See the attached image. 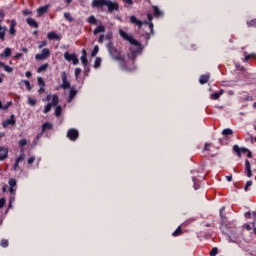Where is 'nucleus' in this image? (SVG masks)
I'll return each instance as SVG.
<instances>
[{
  "label": "nucleus",
  "mask_w": 256,
  "mask_h": 256,
  "mask_svg": "<svg viewBox=\"0 0 256 256\" xmlns=\"http://www.w3.org/2000/svg\"><path fill=\"white\" fill-rule=\"evenodd\" d=\"M209 74H204V75H201L200 76V79H199V83L201 85H205V83H207L209 81Z\"/></svg>",
  "instance_id": "obj_21"
},
{
  "label": "nucleus",
  "mask_w": 256,
  "mask_h": 256,
  "mask_svg": "<svg viewBox=\"0 0 256 256\" xmlns=\"http://www.w3.org/2000/svg\"><path fill=\"white\" fill-rule=\"evenodd\" d=\"M47 39L50 41H61V35L55 34V32H48Z\"/></svg>",
  "instance_id": "obj_11"
},
{
  "label": "nucleus",
  "mask_w": 256,
  "mask_h": 256,
  "mask_svg": "<svg viewBox=\"0 0 256 256\" xmlns=\"http://www.w3.org/2000/svg\"><path fill=\"white\" fill-rule=\"evenodd\" d=\"M106 7H108V12L113 13V11H119V3L107 0Z\"/></svg>",
  "instance_id": "obj_4"
},
{
  "label": "nucleus",
  "mask_w": 256,
  "mask_h": 256,
  "mask_svg": "<svg viewBox=\"0 0 256 256\" xmlns=\"http://www.w3.org/2000/svg\"><path fill=\"white\" fill-rule=\"evenodd\" d=\"M1 57H11V48H5L4 53L1 54Z\"/></svg>",
  "instance_id": "obj_30"
},
{
  "label": "nucleus",
  "mask_w": 256,
  "mask_h": 256,
  "mask_svg": "<svg viewBox=\"0 0 256 256\" xmlns=\"http://www.w3.org/2000/svg\"><path fill=\"white\" fill-rule=\"evenodd\" d=\"M202 175L194 176V186L197 185V183H201V181L205 180V175H203V172H201Z\"/></svg>",
  "instance_id": "obj_20"
},
{
  "label": "nucleus",
  "mask_w": 256,
  "mask_h": 256,
  "mask_svg": "<svg viewBox=\"0 0 256 256\" xmlns=\"http://www.w3.org/2000/svg\"><path fill=\"white\" fill-rule=\"evenodd\" d=\"M103 41H105V35H100L98 38V43H103Z\"/></svg>",
  "instance_id": "obj_57"
},
{
  "label": "nucleus",
  "mask_w": 256,
  "mask_h": 256,
  "mask_svg": "<svg viewBox=\"0 0 256 256\" xmlns=\"http://www.w3.org/2000/svg\"><path fill=\"white\" fill-rule=\"evenodd\" d=\"M108 0H93L92 7L94 9H103V7H107Z\"/></svg>",
  "instance_id": "obj_6"
},
{
  "label": "nucleus",
  "mask_w": 256,
  "mask_h": 256,
  "mask_svg": "<svg viewBox=\"0 0 256 256\" xmlns=\"http://www.w3.org/2000/svg\"><path fill=\"white\" fill-rule=\"evenodd\" d=\"M0 67H3L6 73H13V68H11V66L5 65L3 62H0Z\"/></svg>",
  "instance_id": "obj_25"
},
{
  "label": "nucleus",
  "mask_w": 256,
  "mask_h": 256,
  "mask_svg": "<svg viewBox=\"0 0 256 256\" xmlns=\"http://www.w3.org/2000/svg\"><path fill=\"white\" fill-rule=\"evenodd\" d=\"M8 183H9V186H10V193L14 194L15 193V187L17 186V180L11 178Z\"/></svg>",
  "instance_id": "obj_13"
},
{
  "label": "nucleus",
  "mask_w": 256,
  "mask_h": 256,
  "mask_svg": "<svg viewBox=\"0 0 256 256\" xmlns=\"http://www.w3.org/2000/svg\"><path fill=\"white\" fill-rule=\"evenodd\" d=\"M127 5H133V0H123Z\"/></svg>",
  "instance_id": "obj_61"
},
{
  "label": "nucleus",
  "mask_w": 256,
  "mask_h": 256,
  "mask_svg": "<svg viewBox=\"0 0 256 256\" xmlns=\"http://www.w3.org/2000/svg\"><path fill=\"white\" fill-rule=\"evenodd\" d=\"M28 103L29 105H31L32 107H35V105H37V100L33 99V98H28Z\"/></svg>",
  "instance_id": "obj_43"
},
{
  "label": "nucleus",
  "mask_w": 256,
  "mask_h": 256,
  "mask_svg": "<svg viewBox=\"0 0 256 256\" xmlns=\"http://www.w3.org/2000/svg\"><path fill=\"white\" fill-rule=\"evenodd\" d=\"M59 103V96L57 95H52V101L51 103H49L50 105H52V107H56Z\"/></svg>",
  "instance_id": "obj_23"
},
{
  "label": "nucleus",
  "mask_w": 256,
  "mask_h": 256,
  "mask_svg": "<svg viewBox=\"0 0 256 256\" xmlns=\"http://www.w3.org/2000/svg\"><path fill=\"white\" fill-rule=\"evenodd\" d=\"M233 149L235 153H237L238 157H241V148H239V145H234Z\"/></svg>",
  "instance_id": "obj_40"
},
{
  "label": "nucleus",
  "mask_w": 256,
  "mask_h": 256,
  "mask_svg": "<svg viewBox=\"0 0 256 256\" xmlns=\"http://www.w3.org/2000/svg\"><path fill=\"white\" fill-rule=\"evenodd\" d=\"M53 129V124L49 123V122H46L42 125V131L45 132V131H49Z\"/></svg>",
  "instance_id": "obj_24"
},
{
  "label": "nucleus",
  "mask_w": 256,
  "mask_h": 256,
  "mask_svg": "<svg viewBox=\"0 0 256 256\" xmlns=\"http://www.w3.org/2000/svg\"><path fill=\"white\" fill-rule=\"evenodd\" d=\"M97 53H99V46H95L92 53L91 57H96Z\"/></svg>",
  "instance_id": "obj_42"
},
{
  "label": "nucleus",
  "mask_w": 256,
  "mask_h": 256,
  "mask_svg": "<svg viewBox=\"0 0 256 256\" xmlns=\"http://www.w3.org/2000/svg\"><path fill=\"white\" fill-rule=\"evenodd\" d=\"M226 179L227 181L231 182L233 181V176L232 175L226 176Z\"/></svg>",
  "instance_id": "obj_63"
},
{
  "label": "nucleus",
  "mask_w": 256,
  "mask_h": 256,
  "mask_svg": "<svg viewBox=\"0 0 256 256\" xmlns=\"http://www.w3.org/2000/svg\"><path fill=\"white\" fill-rule=\"evenodd\" d=\"M222 135H233V130L232 129H229V128H226L223 130L222 132Z\"/></svg>",
  "instance_id": "obj_37"
},
{
  "label": "nucleus",
  "mask_w": 256,
  "mask_h": 256,
  "mask_svg": "<svg viewBox=\"0 0 256 256\" xmlns=\"http://www.w3.org/2000/svg\"><path fill=\"white\" fill-rule=\"evenodd\" d=\"M49 68V64L45 63V64H42L38 70H37V73H43L46 69Z\"/></svg>",
  "instance_id": "obj_27"
},
{
  "label": "nucleus",
  "mask_w": 256,
  "mask_h": 256,
  "mask_svg": "<svg viewBox=\"0 0 256 256\" xmlns=\"http://www.w3.org/2000/svg\"><path fill=\"white\" fill-rule=\"evenodd\" d=\"M153 9H154V15H155V17H160V15H161V10H159V7L154 6Z\"/></svg>",
  "instance_id": "obj_36"
},
{
  "label": "nucleus",
  "mask_w": 256,
  "mask_h": 256,
  "mask_svg": "<svg viewBox=\"0 0 256 256\" xmlns=\"http://www.w3.org/2000/svg\"><path fill=\"white\" fill-rule=\"evenodd\" d=\"M47 11H49V5L38 8V10H37L38 16L41 17V15H45V13H47Z\"/></svg>",
  "instance_id": "obj_18"
},
{
  "label": "nucleus",
  "mask_w": 256,
  "mask_h": 256,
  "mask_svg": "<svg viewBox=\"0 0 256 256\" xmlns=\"http://www.w3.org/2000/svg\"><path fill=\"white\" fill-rule=\"evenodd\" d=\"M11 104H12V102H8L7 105L2 106L3 111H7V109H9V107H11Z\"/></svg>",
  "instance_id": "obj_56"
},
{
  "label": "nucleus",
  "mask_w": 256,
  "mask_h": 256,
  "mask_svg": "<svg viewBox=\"0 0 256 256\" xmlns=\"http://www.w3.org/2000/svg\"><path fill=\"white\" fill-rule=\"evenodd\" d=\"M245 170L247 171V177H253V172L251 171V163L249 160L245 161Z\"/></svg>",
  "instance_id": "obj_14"
},
{
  "label": "nucleus",
  "mask_w": 256,
  "mask_h": 256,
  "mask_svg": "<svg viewBox=\"0 0 256 256\" xmlns=\"http://www.w3.org/2000/svg\"><path fill=\"white\" fill-rule=\"evenodd\" d=\"M248 27H256V19L247 22Z\"/></svg>",
  "instance_id": "obj_45"
},
{
  "label": "nucleus",
  "mask_w": 256,
  "mask_h": 256,
  "mask_svg": "<svg viewBox=\"0 0 256 256\" xmlns=\"http://www.w3.org/2000/svg\"><path fill=\"white\" fill-rule=\"evenodd\" d=\"M64 59L66 61H72L73 65H79V58L75 54H69V52L64 53Z\"/></svg>",
  "instance_id": "obj_5"
},
{
  "label": "nucleus",
  "mask_w": 256,
  "mask_h": 256,
  "mask_svg": "<svg viewBox=\"0 0 256 256\" xmlns=\"http://www.w3.org/2000/svg\"><path fill=\"white\" fill-rule=\"evenodd\" d=\"M23 57V54L22 53H17L14 58L15 59H21Z\"/></svg>",
  "instance_id": "obj_58"
},
{
  "label": "nucleus",
  "mask_w": 256,
  "mask_h": 256,
  "mask_svg": "<svg viewBox=\"0 0 256 256\" xmlns=\"http://www.w3.org/2000/svg\"><path fill=\"white\" fill-rule=\"evenodd\" d=\"M43 47H47V40H44L39 43L38 49H43Z\"/></svg>",
  "instance_id": "obj_47"
},
{
  "label": "nucleus",
  "mask_w": 256,
  "mask_h": 256,
  "mask_svg": "<svg viewBox=\"0 0 256 256\" xmlns=\"http://www.w3.org/2000/svg\"><path fill=\"white\" fill-rule=\"evenodd\" d=\"M147 17H148L149 21H153V15L152 14H148Z\"/></svg>",
  "instance_id": "obj_64"
},
{
  "label": "nucleus",
  "mask_w": 256,
  "mask_h": 256,
  "mask_svg": "<svg viewBox=\"0 0 256 256\" xmlns=\"http://www.w3.org/2000/svg\"><path fill=\"white\" fill-rule=\"evenodd\" d=\"M64 17L65 19H67V21H69L70 23H73L74 19H73V16H71V13L69 12L64 13Z\"/></svg>",
  "instance_id": "obj_31"
},
{
  "label": "nucleus",
  "mask_w": 256,
  "mask_h": 256,
  "mask_svg": "<svg viewBox=\"0 0 256 256\" xmlns=\"http://www.w3.org/2000/svg\"><path fill=\"white\" fill-rule=\"evenodd\" d=\"M16 161H17V163H21V161H25V150L23 148L21 149V154L16 159Z\"/></svg>",
  "instance_id": "obj_26"
},
{
  "label": "nucleus",
  "mask_w": 256,
  "mask_h": 256,
  "mask_svg": "<svg viewBox=\"0 0 256 256\" xmlns=\"http://www.w3.org/2000/svg\"><path fill=\"white\" fill-rule=\"evenodd\" d=\"M38 93H45V86H40V89L38 90Z\"/></svg>",
  "instance_id": "obj_59"
},
{
  "label": "nucleus",
  "mask_w": 256,
  "mask_h": 256,
  "mask_svg": "<svg viewBox=\"0 0 256 256\" xmlns=\"http://www.w3.org/2000/svg\"><path fill=\"white\" fill-rule=\"evenodd\" d=\"M61 79H62V89H69L71 87V83L67 81V72H62L61 73Z\"/></svg>",
  "instance_id": "obj_7"
},
{
  "label": "nucleus",
  "mask_w": 256,
  "mask_h": 256,
  "mask_svg": "<svg viewBox=\"0 0 256 256\" xmlns=\"http://www.w3.org/2000/svg\"><path fill=\"white\" fill-rule=\"evenodd\" d=\"M251 185H253V181H251V180L247 181L244 191H248V189H249V187H251Z\"/></svg>",
  "instance_id": "obj_49"
},
{
  "label": "nucleus",
  "mask_w": 256,
  "mask_h": 256,
  "mask_svg": "<svg viewBox=\"0 0 256 256\" xmlns=\"http://www.w3.org/2000/svg\"><path fill=\"white\" fill-rule=\"evenodd\" d=\"M81 75V68H76L75 69V77H79Z\"/></svg>",
  "instance_id": "obj_54"
},
{
  "label": "nucleus",
  "mask_w": 256,
  "mask_h": 256,
  "mask_svg": "<svg viewBox=\"0 0 256 256\" xmlns=\"http://www.w3.org/2000/svg\"><path fill=\"white\" fill-rule=\"evenodd\" d=\"M119 35L120 37H122V39H124V41H128L130 45H133L134 47H136V51H141V43L137 41L135 38H133L132 35L127 34L123 30H119Z\"/></svg>",
  "instance_id": "obj_1"
},
{
  "label": "nucleus",
  "mask_w": 256,
  "mask_h": 256,
  "mask_svg": "<svg viewBox=\"0 0 256 256\" xmlns=\"http://www.w3.org/2000/svg\"><path fill=\"white\" fill-rule=\"evenodd\" d=\"M14 171H17L18 169H19V163H17V160H16V162H15V164H14Z\"/></svg>",
  "instance_id": "obj_60"
},
{
  "label": "nucleus",
  "mask_w": 256,
  "mask_h": 256,
  "mask_svg": "<svg viewBox=\"0 0 256 256\" xmlns=\"http://www.w3.org/2000/svg\"><path fill=\"white\" fill-rule=\"evenodd\" d=\"M27 162H28V165H33V163H35V156L30 157V158L27 160Z\"/></svg>",
  "instance_id": "obj_52"
},
{
  "label": "nucleus",
  "mask_w": 256,
  "mask_h": 256,
  "mask_svg": "<svg viewBox=\"0 0 256 256\" xmlns=\"http://www.w3.org/2000/svg\"><path fill=\"white\" fill-rule=\"evenodd\" d=\"M51 107H53V104L48 103L44 108V113H49V111H51Z\"/></svg>",
  "instance_id": "obj_46"
},
{
  "label": "nucleus",
  "mask_w": 256,
  "mask_h": 256,
  "mask_svg": "<svg viewBox=\"0 0 256 256\" xmlns=\"http://www.w3.org/2000/svg\"><path fill=\"white\" fill-rule=\"evenodd\" d=\"M130 22L133 25H137V27H142V25H143V22L141 20H138L137 17H135V16H130Z\"/></svg>",
  "instance_id": "obj_15"
},
{
  "label": "nucleus",
  "mask_w": 256,
  "mask_h": 256,
  "mask_svg": "<svg viewBox=\"0 0 256 256\" xmlns=\"http://www.w3.org/2000/svg\"><path fill=\"white\" fill-rule=\"evenodd\" d=\"M39 87H45V80L43 78L38 77L37 79Z\"/></svg>",
  "instance_id": "obj_41"
},
{
  "label": "nucleus",
  "mask_w": 256,
  "mask_h": 256,
  "mask_svg": "<svg viewBox=\"0 0 256 256\" xmlns=\"http://www.w3.org/2000/svg\"><path fill=\"white\" fill-rule=\"evenodd\" d=\"M101 67V58H96L94 62V69H99Z\"/></svg>",
  "instance_id": "obj_34"
},
{
  "label": "nucleus",
  "mask_w": 256,
  "mask_h": 256,
  "mask_svg": "<svg viewBox=\"0 0 256 256\" xmlns=\"http://www.w3.org/2000/svg\"><path fill=\"white\" fill-rule=\"evenodd\" d=\"M225 211V208L220 209V217L222 219V223H225V216H223V212Z\"/></svg>",
  "instance_id": "obj_50"
},
{
  "label": "nucleus",
  "mask_w": 256,
  "mask_h": 256,
  "mask_svg": "<svg viewBox=\"0 0 256 256\" xmlns=\"http://www.w3.org/2000/svg\"><path fill=\"white\" fill-rule=\"evenodd\" d=\"M213 147V145L209 142H206L203 148V151H211V148Z\"/></svg>",
  "instance_id": "obj_35"
},
{
  "label": "nucleus",
  "mask_w": 256,
  "mask_h": 256,
  "mask_svg": "<svg viewBox=\"0 0 256 256\" xmlns=\"http://www.w3.org/2000/svg\"><path fill=\"white\" fill-rule=\"evenodd\" d=\"M221 95H223V91L221 90L220 93H214L211 95L212 99H218L219 97H221Z\"/></svg>",
  "instance_id": "obj_44"
},
{
  "label": "nucleus",
  "mask_w": 256,
  "mask_h": 256,
  "mask_svg": "<svg viewBox=\"0 0 256 256\" xmlns=\"http://www.w3.org/2000/svg\"><path fill=\"white\" fill-rule=\"evenodd\" d=\"M217 252H218V249L217 247H214L211 252H210V256H216L217 255Z\"/></svg>",
  "instance_id": "obj_51"
},
{
  "label": "nucleus",
  "mask_w": 256,
  "mask_h": 256,
  "mask_svg": "<svg viewBox=\"0 0 256 256\" xmlns=\"http://www.w3.org/2000/svg\"><path fill=\"white\" fill-rule=\"evenodd\" d=\"M63 111V109L61 108V106H57L55 109V116L56 117H61V112Z\"/></svg>",
  "instance_id": "obj_33"
},
{
  "label": "nucleus",
  "mask_w": 256,
  "mask_h": 256,
  "mask_svg": "<svg viewBox=\"0 0 256 256\" xmlns=\"http://www.w3.org/2000/svg\"><path fill=\"white\" fill-rule=\"evenodd\" d=\"M24 84L26 85L28 91H31V83L28 80H25Z\"/></svg>",
  "instance_id": "obj_55"
},
{
  "label": "nucleus",
  "mask_w": 256,
  "mask_h": 256,
  "mask_svg": "<svg viewBox=\"0 0 256 256\" xmlns=\"http://www.w3.org/2000/svg\"><path fill=\"white\" fill-rule=\"evenodd\" d=\"M9 157V149L6 147H0V161H5Z\"/></svg>",
  "instance_id": "obj_9"
},
{
  "label": "nucleus",
  "mask_w": 256,
  "mask_h": 256,
  "mask_svg": "<svg viewBox=\"0 0 256 256\" xmlns=\"http://www.w3.org/2000/svg\"><path fill=\"white\" fill-rule=\"evenodd\" d=\"M5 207V198H0V209Z\"/></svg>",
  "instance_id": "obj_53"
},
{
  "label": "nucleus",
  "mask_w": 256,
  "mask_h": 256,
  "mask_svg": "<svg viewBox=\"0 0 256 256\" xmlns=\"http://www.w3.org/2000/svg\"><path fill=\"white\" fill-rule=\"evenodd\" d=\"M67 137L70 141H77L79 139V131L75 128L68 130Z\"/></svg>",
  "instance_id": "obj_3"
},
{
  "label": "nucleus",
  "mask_w": 256,
  "mask_h": 256,
  "mask_svg": "<svg viewBox=\"0 0 256 256\" xmlns=\"http://www.w3.org/2000/svg\"><path fill=\"white\" fill-rule=\"evenodd\" d=\"M80 59L82 61V65H84V67H87L88 60H87V50L86 49L82 50V56Z\"/></svg>",
  "instance_id": "obj_16"
},
{
  "label": "nucleus",
  "mask_w": 256,
  "mask_h": 256,
  "mask_svg": "<svg viewBox=\"0 0 256 256\" xmlns=\"http://www.w3.org/2000/svg\"><path fill=\"white\" fill-rule=\"evenodd\" d=\"M93 33L94 35H99V33H105V26L99 25L98 27L95 28Z\"/></svg>",
  "instance_id": "obj_22"
},
{
  "label": "nucleus",
  "mask_w": 256,
  "mask_h": 256,
  "mask_svg": "<svg viewBox=\"0 0 256 256\" xmlns=\"http://www.w3.org/2000/svg\"><path fill=\"white\" fill-rule=\"evenodd\" d=\"M244 55H245L244 61H249V59H255V57H256L255 53L248 54V55H247V53H244Z\"/></svg>",
  "instance_id": "obj_32"
},
{
  "label": "nucleus",
  "mask_w": 256,
  "mask_h": 256,
  "mask_svg": "<svg viewBox=\"0 0 256 256\" xmlns=\"http://www.w3.org/2000/svg\"><path fill=\"white\" fill-rule=\"evenodd\" d=\"M1 247H9V240L7 239H2L0 242Z\"/></svg>",
  "instance_id": "obj_38"
},
{
  "label": "nucleus",
  "mask_w": 256,
  "mask_h": 256,
  "mask_svg": "<svg viewBox=\"0 0 256 256\" xmlns=\"http://www.w3.org/2000/svg\"><path fill=\"white\" fill-rule=\"evenodd\" d=\"M245 217L246 219H251V212H246Z\"/></svg>",
  "instance_id": "obj_62"
},
{
  "label": "nucleus",
  "mask_w": 256,
  "mask_h": 256,
  "mask_svg": "<svg viewBox=\"0 0 256 256\" xmlns=\"http://www.w3.org/2000/svg\"><path fill=\"white\" fill-rule=\"evenodd\" d=\"M49 55H51L49 48H44L40 54L35 55V59L36 61H44V59H47Z\"/></svg>",
  "instance_id": "obj_2"
},
{
  "label": "nucleus",
  "mask_w": 256,
  "mask_h": 256,
  "mask_svg": "<svg viewBox=\"0 0 256 256\" xmlns=\"http://www.w3.org/2000/svg\"><path fill=\"white\" fill-rule=\"evenodd\" d=\"M26 22L28 23V25H30V27H34L35 29L39 27V24L33 18H27Z\"/></svg>",
  "instance_id": "obj_19"
},
{
  "label": "nucleus",
  "mask_w": 256,
  "mask_h": 256,
  "mask_svg": "<svg viewBox=\"0 0 256 256\" xmlns=\"http://www.w3.org/2000/svg\"><path fill=\"white\" fill-rule=\"evenodd\" d=\"M18 144H19L20 147H25V145H27V139H21L18 142Z\"/></svg>",
  "instance_id": "obj_48"
},
{
  "label": "nucleus",
  "mask_w": 256,
  "mask_h": 256,
  "mask_svg": "<svg viewBox=\"0 0 256 256\" xmlns=\"http://www.w3.org/2000/svg\"><path fill=\"white\" fill-rule=\"evenodd\" d=\"M179 235H183V230L181 229V226H179L175 232L173 233V237H179Z\"/></svg>",
  "instance_id": "obj_29"
},
{
  "label": "nucleus",
  "mask_w": 256,
  "mask_h": 256,
  "mask_svg": "<svg viewBox=\"0 0 256 256\" xmlns=\"http://www.w3.org/2000/svg\"><path fill=\"white\" fill-rule=\"evenodd\" d=\"M76 95H77V90L75 88H71L69 97H68V103H71L73 99H75Z\"/></svg>",
  "instance_id": "obj_17"
},
{
  "label": "nucleus",
  "mask_w": 256,
  "mask_h": 256,
  "mask_svg": "<svg viewBox=\"0 0 256 256\" xmlns=\"http://www.w3.org/2000/svg\"><path fill=\"white\" fill-rule=\"evenodd\" d=\"M15 27H17V21L11 20L10 21V28H9V34L15 35L17 33V30H15Z\"/></svg>",
  "instance_id": "obj_12"
},
{
  "label": "nucleus",
  "mask_w": 256,
  "mask_h": 256,
  "mask_svg": "<svg viewBox=\"0 0 256 256\" xmlns=\"http://www.w3.org/2000/svg\"><path fill=\"white\" fill-rule=\"evenodd\" d=\"M15 123H16L15 115L12 114V115L10 116V119L5 120L4 122H2V127H4V129H7V127H8L9 125H15Z\"/></svg>",
  "instance_id": "obj_10"
},
{
  "label": "nucleus",
  "mask_w": 256,
  "mask_h": 256,
  "mask_svg": "<svg viewBox=\"0 0 256 256\" xmlns=\"http://www.w3.org/2000/svg\"><path fill=\"white\" fill-rule=\"evenodd\" d=\"M109 53L112 54V56L117 59V61H123V56H121V52L117 50L116 48H110Z\"/></svg>",
  "instance_id": "obj_8"
},
{
  "label": "nucleus",
  "mask_w": 256,
  "mask_h": 256,
  "mask_svg": "<svg viewBox=\"0 0 256 256\" xmlns=\"http://www.w3.org/2000/svg\"><path fill=\"white\" fill-rule=\"evenodd\" d=\"M87 21L90 25H97V18H95L93 15H91Z\"/></svg>",
  "instance_id": "obj_28"
},
{
  "label": "nucleus",
  "mask_w": 256,
  "mask_h": 256,
  "mask_svg": "<svg viewBox=\"0 0 256 256\" xmlns=\"http://www.w3.org/2000/svg\"><path fill=\"white\" fill-rule=\"evenodd\" d=\"M245 229H247V231H252V229L255 228V222H253L252 224H246L244 225Z\"/></svg>",
  "instance_id": "obj_39"
}]
</instances>
